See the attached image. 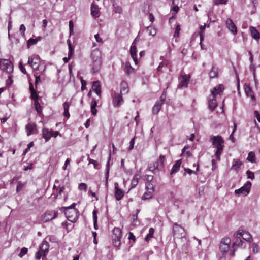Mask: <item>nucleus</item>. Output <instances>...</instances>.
<instances>
[{"label":"nucleus","mask_w":260,"mask_h":260,"mask_svg":"<svg viewBox=\"0 0 260 260\" xmlns=\"http://www.w3.org/2000/svg\"><path fill=\"white\" fill-rule=\"evenodd\" d=\"M224 89V86L222 84H219L218 86L213 88L211 91V95L216 96L218 94H221L222 93Z\"/></svg>","instance_id":"nucleus-16"},{"label":"nucleus","mask_w":260,"mask_h":260,"mask_svg":"<svg viewBox=\"0 0 260 260\" xmlns=\"http://www.w3.org/2000/svg\"><path fill=\"white\" fill-rule=\"evenodd\" d=\"M147 31L149 35L154 36L155 35L156 31L155 28L152 26H148L147 28Z\"/></svg>","instance_id":"nucleus-44"},{"label":"nucleus","mask_w":260,"mask_h":260,"mask_svg":"<svg viewBox=\"0 0 260 260\" xmlns=\"http://www.w3.org/2000/svg\"><path fill=\"white\" fill-rule=\"evenodd\" d=\"M58 212L55 211H48L44 213L42 216V220L44 222H48L55 219L57 216Z\"/></svg>","instance_id":"nucleus-6"},{"label":"nucleus","mask_w":260,"mask_h":260,"mask_svg":"<svg viewBox=\"0 0 260 260\" xmlns=\"http://www.w3.org/2000/svg\"><path fill=\"white\" fill-rule=\"evenodd\" d=\"M244 90H245V92L246 95L248 96H250L252 99L254 98V95L252 94V90H251L250 87L249 86V85L245 84Z\"/></svg>","instance_id":"nucleus-32"},{"label":"nucleus","mask_w":260,"mask_h":260,"mask_svg":"<svg viewBox=\"0 0 260 260\" xmlns=\"http://www.w3.org/2000/svg\"><path fill=\"white\" fill-rule=\"evenodd\" d=\"M138 182H139L138 180L133 178V179L131 181V189L135 188L137 185Z\"/></svg>","instance_id":"nucleus-57"},{"label":"nucleus","mask_w":260,"mask_h":260,"mask_svg":"<svg viewBox=\"0 0 260 260\" xmlns=\"http://www.w3.org/2000/svg\"><path fill=\"white\" fill-rule=\"evenodd\" d=\"M231 242V240L229 237H224L221 239L219 245V249L221 253L224 254L229 251Z\"/></svg>","instance_id":"nucleus-4"},{"label":"nucleus","mask_w":260,"mask_h":260,"mask_svg":"<svg viewBox=\"0 0 260 260\" xmlns=\"http://www.w3.org/2000/svg\"><path fill=\"white\" fill-rule=\"evenodd\" d=\"M121 237L112 236L113 243L115 247H118L120 245V239Z\"/></svg>","instance_id":"nucleus-36"},{"label":"nucleus","mask_w":260,"mask_h":260,"mask_svg":"<svg viewBox=\"0 0 260 260\" xmlns=\"http://www.w3.org/2000/svg\"><path fill=\"white\" fill-rule=\"evenodd\" d=\"M111 159V154H109V160L107 163L106 169V173H105V178H106V182L105 185L106 186H108V180L109 178V161Z\"/></svg>","instance_id":"nucleus-29"},{"label":"nucleus","mask_w":260,"mask_h":260,"mask_svg":"<svg viewBox=\"0 0 260 260\" xmlns=\"http://www.w3.org/2000/svg\"><path fill=\"white\" fill-rule=\"evenodd\" d=\"M100 69V66H93L91 69V72L95 73L98 72Z\"/></svg>","instance_id":"nucleus-63"},{"label":"nucleus","mask_w":260,"mask_h":260,"mask_svg":"<svg viewBox=\"0 0 260 260\" xmlns=\"http://www.w3.org/2000/svg\"><path fill=\"white\" fill-rule=\"evenodd\" d=\"M69 107H70V104L68 102H65L63 103V109H64L63 115L67 119H68L70 117V113H69Z\"/></svg>","instance_id":"nucleus-28"},{"label":"nucleus","mask_w":260,"mask_h":260,"mask_svg":"<svg viewBox=\"0 0 260 260\" xmlns=\"http://www.w3.org/2000/svg\"><path fill=\"white\" fill-rule=\"evenodd\" d=\"M173 232L174 235L180 234L181 236L182 237L183 236L184 230L182 226L176 223L173 225Z\"/></svg>","instance_id":"nucleus-15"},{"label":"nucleus","mask_w":260,"mask_h":260,"mask_svg":"<svg viewBox=\"0 0 260 260\" xmlns=\"http://www.w3.org/2000/svg\"><path fill=\"white\" fill-rule=\"evenodd\" d=\"M236 240L232 244V248L237 249L238 247L245 248L246 247V244L244 242L241 238H235Z\"/></svg>","instance_id":"nucleus-14"},{"label":"nucleus","mask_w":260,"mask_h":260,"mask_svg":"<svg viewBox=\"0 0 260 260\" xmlns=\"http://www.w3.org/2000/svg\"><path fill=\"white\" fill-rule=\"evenodd\" d=\"M28 251V249L26 247H23L21 249V251L20 253L19 254V256L20 257H22L24 255H25Z\"/></svg>","instance_id":"nucleus-47"},{"label":"nucleus","mask_w":260,"mask_h":260,"mask_svg":"<svg viewBox=\"0 0 260 260\" xmlns=\"http://www.w3.org/2000/svg\"><path fill=\"white\" fill-rule=\"evenodd\" d=\"M154 233V229L153 228H150L149 230V233L145 237L146 241H148L150 238L153 237Z\"/></svg>","instance_id":"nucleus-43"},{"label":"nucleus","mask_w":260,"mask_h":260,"mask_svg":"<svg viewBox=\"0 0 260 260\" xmlns=\"http://www.w3.org/2000/svg\"><path fill=\"white\" fill-rule=\"evenodd\" d=\"M135 137H134V138H133L130 142H129V146L128 148V150H132L133 148H134V144H135Z\"/></svg>","instance_id":"nucleus-55"},{"label":"nucleus","mask_w":260,"mask_h":260,"mask_svg":"<svg viewBox=\"0 0 260 260\" xmlns=\"http://www.w3.org/2000/svg\"><path fill=\"white\" fill-rule=\"evenodd\" d=\"M184 171L188 173L189 174H191L192 173H194L195 174H197V172L199 171V166H198L196 170L195 171H192V170L189 169V168H185Z\"/></svg>","instance_id":"nucleus-50"},{"label":"nucleus","mask_w":260,"mask_h":260,"mask_svg":"<svg viewBox=\"0 0 260 260\" xmlns=\"http://www.w3.org/2000/svg\"><path fill=\"white\" fill-rule=\"evenodd\" d=\"M153 179V176L152 175H147L145 176L146 182H152Z\"/></svg>","instance_id":"nucleus-61"},{"label":"nucleus","mask_w":260,"mask_h":260,"mask_svg":"<svg viewBox=\"0 0 260 260\" xmlns=\"http://www.w3.org/2000/svg\"><path fill=\"white\" fill-rule=\"evenodd\" d=\"M91 13L92 15L95 18H97L99 16L98 10L96 9V8H93L92 6L91 8Z\"/></svg>","instance_id":"nucleus-45"},{"label":"nucleus","mask_w":260,"mask_h":260,"mask_svg":"<svg viewBox=\"0 0 260 260\" xmlns=\"http://www.w3.org/2000/svg\"><path fill=\"white\" fill-rule=\"evenodd\" d=\"M113 6H114V10H113V11L115 13L120 14L122 12V8L120 7H119V6H115L114 4H113Z\"/></svg>","instance_id":"nucleus-51"},{"label":"nucleus","mask_w":260,"mask_h":260,"mask_svg":"<svg viewBox=\"0 0 260 260\" xmlns=\"http://www.w3.org/2000/svg\"><path fill=\"white\" fill-rule=\"evenodd\" d=\"M129 92L128 87L127 83L123 81L120 83V93L125 94L128 93Z\"/></svg>","instance_id":"nucleus-18"},{"label":"nucleus","mask_w":260,"mask_h":260,"mask_svg":"<svg viewBox=\"0 0 260 260\" xmlns=\"http://www.w3.org/2000/svg\"><path fill=\"white\" fill-rule=\"evenodd\" d=\"M68 45H69V54H68V57H64L63 58V60L64 62L65 63H67V62L68 61L70 56L72 55L73 51V49L72 48V46H71V43H70V41L69 40H68Z\"/></svg>","instance_id":"nucleus-31"},{"label":"nucleus","mask_w":260,"mask_h":260,"mask_svg":"<svg viewBox=\"0 0 260 260\" xmlns=\"http://www.w3.org/2000/svg\"><path fill=\"white\" fill-rule=\"evenodd\" d=\"M179 84L178 85V87L186 88L187 87L190 80V75L187 74H182L179 78Z\"/></svg>","instance_id":"nucleus-7"},{"label":"nucleus","mask_w":260,"mask_h":260,"mask_svg":"<svg viewBox=\"0 0 260 260\" xmlns=\"http://www.w3.org/2000/svg\"><path fill=\"white\" fill-rule=\"evenodd\" d=\"M247 161L251 162L252 163H254L255 162V153L253 151L250 152L247 157Z\"/></svg>","instance_id":"nucleus-34"},{"label":"nucleus","mask_w":260,"mask_h":260,"mask_svg":"<svg viewBox=\"0 0 260 260\" xmlns=\"http://www.w3.org/2000/svg\"><path fill=\"white\" fill-rule=\"evenodd\" d=\"M251 185V182L247 181L242 187L235 190V194L236 195L246 196L250 192Z\"/></svg>","instance_id":"nucleus-3"},{"label":"nucleus","mask_w":260,"mask_h":260,"mask_svg":"<svg viewBox=\"0 0 260 260\" xmlns=\"http://www.w3.org/2000/svg\"><path fill=\"white\" fill-rule=\"evenodd\" d=\"M218 74V69L216 66H212L211 71L209 73L210 78L217 77Z\"/></svg>","instance_id":"nucleus-22"},{"label":"nucleus","mask_w":260,"mask_h":260,"mask_svg":"<svg viewBox=\"0 0 260 260\" xmlns=\"http://www.w3.org/2000/svg\"><path fill=\"white\" fill-rule=\"evenodd\" d=\"M24 185V183H22L21 181H19L17 183V187H16V191L19 192L23 187Z\"/></svg>","instance_id":"nucleus-52"},{"label":"nucleus","mask_w":260,"mask_h":260,"mask_svg":"<svg viewBox=\"0 0 260 260\" xmlns=\"http://www.w3.org/2000/svg\"><path fill=\"white\" fill-rule=\"evenodd\" d=\"M210 141L212 145L217 149L215 153L216 158L217 160H220V156L223 150L224 140L221 136L218 135L211 137Z\"/></svg>","instance_id":"nucleus-1"},{"label":"nucleus","mask_w":260,"mask_h":260,"mask_svg":"<svg viewBox=\"0 0 260 260\" xmlns=\"http://www.w3.org/2000/svg\"><path fill=\"white\" fill-rule=\"evenodd\" d=\"M76 203H73L71 206L64 207V214L68 220L75 222L77 219V209H75Z\"/></svg>","instance_id":"nucleus-2"},{"label":"nucleus","mask_w":260,"mask_h":260,"mask_svg":"<svg viewBox=\"0 0 260 260\" xmlns=\"http://www.w3.org/2000/svg\"><path fill=\"white\" fill-rule=\"evenodd\" d=\"M246 174L247 175V178L249 179H251L253 180L254 178V173L250 170H247L246 171Z\"/></svg>","instance_id":"nucleus-53"},{"label":"nucleus","mask_w":260,"mask_h":260,"mask_svg":"<svg viewBox=\"0 0 260 260\" xmlns=\"http://www.w3.org/2000/svg\"><path fill=\"white\" fill-rule=\"evenodd\" d=\"M234 236L235 238H241L250 243L252 242L253 240L251 234L249 232L243 230H239L234 234Z\"/></svg>","instance_id":"nucleus-5"},{"label":"nucleus","mask_w":260,"mask_h":260,"mask_svg":"<svg viewBox=\"0 0 260 260\" xmlns=\"http://www.w3.org/2000/svg\"><path fill=\"white\" fill-rule=\"evenodd\" d=\"M49 248V243L44 240L42 242L40 246V250L43 252V258L42 259H44V257H46V255L47 254L48 252V249Z\"/></svg>","instance_id":"nucleus-10"},{"label":"nucleus","mask_w":260,"mask_h":260,"mask_svg":"<svg viewBox=\"0 0 260 260\" xmlns=\"http://www.w3.org/2000/svg\"><path fill=\"white\" fill-rule=\"evenodd\" d=\"M36 124L34 123H28L26 125L25 128L27 131V135L30 136L31 135L32 131L35 128Z\"/></svg>","instance_id":"nucleus-26"},{"label":"nucleus","mask_w":260,"mask_h":260,"mask_svg":"<svg viewBox=\"0 0 260 260\" xmlns=\"http://www.w3.org/2000/svg\"><path fill=\"white\" fill-rule=\"evenodd\" d=\"M146 190L148 191L153 192L154 191V186L152 182H146Z\"/></svg>","instance_id":"nucleus-38"},{"label":"nucleus","mask_w":260,"mask_h":260,"mask_svg":"<svg viewBox=\"0 0 260 260\" xmlns=\"http://www.w3.org/2000/svg\"><path fill=\"white\" fill-rule=\"evenodd\" d=\"M217 103L215 99V96L210 95L208 100V107L209 109L213 111L217 107Z\"/></svg>","instance_id":"nucleus-13"},{"label":"nucleus","mask_w":260,"mask_h":260,"mask_svg":"<svg viewBox=\"0 0 260 260\" xmlns=\"http://www.w3.org/2000/svg\"><path fill=\"white\" fill-rule=\"evenodd\" d=\"M165 159V156L164 155H160L159 156V159L157 160V161H159V167L163 168L164 167Z\"/></svg>","instance_id":"nucleus-46"},{"label":"nucleus","mask_w":260,"mask_h":260,"mask_svg":"<svg viewBox=\"0 0 260 260\" xmlns=\"http://www.w3.org/2000/svg\"><path fill=\"white\" fill-rule=\"evenodd\" d=\"M159 167V161H156L153 163L152 165H150L148 166L149 170L154 172L155 170H157Z\"/></svg>","instance_id":"nucleus-35"},{"label":"nucleus","mask_w":260,"mask_h":260,"mask_svg":"<svg viewBox=\"0 0 260 260\" xmlns=\"http://www.w3.org/2000/svg\"><path fill=\"white\" fill-rule=\"evenodd\" d=\"M124 70L128 75L133 74L135 72V70L132 66H125Z\"/></svg>","instance_id":"nucleus-40"},{"label":"nucleus","mask_w":260,"mask_h":260,"mask_svg":"<svg viewBox=\"0 0 260 260\" xmlns=\"http://www.w3.org/2000/svg\"><path fill=\"white\" fill-rule=\"evenodd\" d=\"M226 24L229 30L234 35L237 33V29L236 25L231 19H228Z\"/></svg>","instance_id":"nucleus-12"},{"label":"nucleus","mask_w":260,"mask_h":260,"mask_svg":"<svg viewBox=\"0 0 260 260\" xmlns=\"http://www.w3.org/2000/svg\"><path fill=\"white\" fill-rule=\"evenodd\" d=\"M166 94L165 93V92L164 91V92L162 93V94H161V95L160 96V98H159V100H157V101L158 102H161V103L162 104H164V102L166 99Z\"/></svg>","instance_id":"nucleus-60"},{"label":"nucleus","mask_w":260,"mask_h":260,"mask_svg":"<svg viewBox=\"0 0 260 260\" xmlns=\"http://www.w3.org/2000/svg\"><path fill=\"white\" fill-rule=\"evenodd\" d=\"M163 104L161 103V102L156 101L155 105L152 108V113L154 114H157L160 111L161 107Z\"/></svg>","instance_id":"nucleus-24"},{"label":"nucleus","mask_w":260,"mask_h":260,"mask_svg":"<svg viewBox=\"0 0 260 260\" xmlns=\"http://www.w3.org/2000/svg\"><path fill=\"white\" fill-rule=\"evenodd\" d=\"M250 29L251 31V36L253 39L255 40H258L260 38V35L257 30H256L254 27L252 26L250 27Z\"/></svg>","instance_id":"nucleus-25"},{"label":"nucleus","mask_w":260,"mask_h":260,"mask_svg":"<svg viewBox=\"0 0 260 260\" xmlns=\"http://www.w3.org/2000/svg\"><path fill=\"white\" fill-rule=\"evenodd\" d=\"M91 57L93 62L100 63L101 58V51L98 49L93 50L91 52Z\"/></svg>","instance_id":"nucleus-11"},{"label":"nucleus","mask_w":260,"mask_h":260,"mask_svg":"<svg viewBox=\"0 0 260 260\" xmlns=\"http://www.w3.org/2000/svg\"><path fill=\"white\" fill-rule=\"evenodd\" d=\"M69 26L70 34L71 35L73 32V28H74V24L72 20H70L69 21Z\"/></svg>","instance_id":"nucleus-58"},{"label":"nucleus","mask_w":260,"mask_h":260,"mask_svg":"<svg viewBox=\"0 0 260 260\" xmlns=\"http://www.w3.org/2000/svg\"><path fill=\"white\" fill-rule=\"evenodd\" d=\"M254 114L255 117L256 118L257 120H258V121L259 122H260V114H259V113L257 111L255 110L254 112Z\"/></svg>","instance_id":"nucleus-64"},{"label":"nucleus","mask_w":260,"mask_h":260,"mask_svg":"<svg viewBox=\"0 0 260 260\" xmlns=\"http://www.w3.org/2000/svg\"><path fill=\"white\" fill-rule=\"evenodd\" d=\"M227 0H213L214 5H218L220 4H226Z\"/></svg>","instance_id":"nucleus-56"},{"label":"nucleus","mask_w":260,"mask_h":260,"mask_svg":"<svg viewBox=\"0 0 260 260\" xmlns=\"http://www.w3.org/2000/svg\"><path fill=\"white\" fill-rule=\"evenodd\" d=\"M0 65H13V63L10 59H0Z\"/></svg>","instance_id":"nucleus-41"},{"label":"nucleus","mask_w":260,"mask_h":260,"mask_svg":"<svg viewBox=\"0 0 260 260\" xmlns=\"http://www.w3.org/2000/svg\"><path fill=\"white\" fill-rule=\"evenodd\" d=\"M243 164L242 162L238 159H234L231 169L237 171L238 168Z\"/></svg>","instance_id":"nucleus-27"},{"label":"nucleus","mask_w":260,"mask_h":260,"mask_svg":"<svg viewBox=\"0 0 260 260\" xmlns=\"http://www.w3.org/2000/svg\"><path fill=\"white\" fill-rule=\"evenodd\" d=\"M97 105V102L95 99H92L91 104V111L92 114L95 116L97 113V110L96 109V107Z\"/></svg>","instance_id":"nucleus-30"},{"label":"nucleus","mask_w":260,"mask_h":260,"mask_svg":"<svg viewBox=\"0 0 260 260\" xmlns=\"http://www.w3.org/2000/svg\"><path fill=\"white\" fill-rule=\"evenodd\" d=\"M136 52L137 50L135 45L132 44V46L130 48V53L132 57L133 58V60L135 61V64L138 63V61L136 57Z\"/></svg>","instance_id":"nucleus-21"},{"label":"nucleus","mask_w":260,"mask_h":260,"mask_svg":"<svg viewBox=\"0 0 260 260\" xmlns=\"http://www.w3.org/2000/svg\"><path fill=\"white\" fill-rule=\"evenodd\" d=\"M181 164V159H179L176 161L172 167L170 174H173L177 172L180 168Z\"/></svg>","instance_id":"nucleus-23"},{"label":"nucleus","mask_w":260,"mask_h":260,"mask_svg":"<svg viewBox=\"0 0 260 260\" xmlns=\"http://www.w3.org/2000/svg\"><path fill=\"white\" fill-rule=\"evenodd\" d=\"M113 236L121 237L122 232L121 229L119 228H114L113 230Z\"/></svg>","instance_id":"nucleus-37"},{"label":"nucleus","mask_w":260,"mask_h":260,"mask_svg":"<svg viewBox=\"0 0 260 260\" xmlns=\"http://www.w3.org/2000/svg\"><path fill=\"white\" fill-rule=\"evenodd\" d=\"M43 137L45 139L46 142L49 141L51 137V130L48 128H44L42 130Z\"/></svg>","instance_id":"nucleus-20"},{"label":"nucleus","mask_w":260,"mask_h":260,"mask_svg":"<svg viewBox=\"0 0 260 260\" xmlns=\"http://www.w3.org/2000/svg\"><path fill=\"white\" fill-rule=\"evenodd\" d=\"M97 212L98 211L96 210H94L92 212L94 228L95 230L98 229Z\"/></svg>","instance_id":"nucleus-33"},{"label":"nucleus","mask_w":260,"mask_h":260,"mask_svg":"<svg viewBox=\"0 0 260 260\" xmlns=\"http://www.w3.org/2000/svg\"><path fill=\"white\" fill-rule=\"evenodd\" d=\"M34 105L35 107V109L38 113L41 114L42 112V108L41 107V105L38 101V100L36 99L34 101Z\"/></svg>","instance_id":"nucleus-39"},{"label":"nucleus","mask_w":260,"mask_h":260,"mask_svg":"<svg viewBox=\"0 0 260 260\" xmlns=\"http://www.w3.org/2000/svg\"><path fill=\"white\" fill-rule=\"evenodd\" d=\"M93 90L96 93V94L100 96L101 95V85L100 82L99 81H94L92 84Z\"/></svg>","instance_id":"nucleus-19"},{"label":"nucleus","mask_w":260,"mask_h":260,"mask_svg":"<svg viewBox=\"0 0 260 260\" xmlns=\"http://www.w3.org/2000/svg\"><path fill=\"white\" fill-rule=\"evenodd\" d=\"M152 192H150V191H147V192H145L144 193V194L143 195V196L142 197V199L143 200H145L150 199L152 198Z\"/></svg>","instance_id":"nucleus-42"},{"label":"nucleus","mask_w":260,"mask_h":260,"mask_svg":"<svg viewBox=\"0 0 260 260\" xmlns=\"http://www.w3.org/2000/svg\"><path fill=\"white\" fill-rule=\"evenodd\" d=\"M2 70L6 71L8 73H11L13 71V66H4V68Z\"/></svg>","instance_id":"nucleus-49"},{"label":"nucleus","mask_w":260,"mask_h":260,"mask_svg":"<svg viewBox=\"0 0 260 260\" xmlns=\"http://www.w3.org/2000/svg\"><path fill=\"white\" fill-rule=\"evenodd\" d=\"M28 63L29 65H39L40 62V59L38 55H34L28 58Z\"/></svg>","instance_id":"nucleus-17"},{"label":"nucleus","mask_w":260,"mask_h":260,"mask_svg":"<svg viewBox=\"0 0 260 260\" xmlns=\"http://www.w3.org/2000/svg\"><path fill=\"white\" fill-rule=\"evenodd\" d=\"M78 188L79 190H84L85 191L87 190V185L84 183H81L79 184Z\"/></svg>","instance_id":"nucleus-54"},{"label":"nucleus","mask_w":260,"mask_h":260,"mask_svg":"<svg viewBox=\"0 0 260 260\" xmlns=\"http://www.w3.org/2000/svg\"><path fill=\"white\" fill-rule=\"evenodd\" d=\"M123 99L122 94L115 93L113 95V106L115 107H119L123 103Z\"/></svg>","instance_id":"nucleus-8"},{"label":"nucleus","mask_w":260,"mask_h":260,"mask_svg":"<svg viewBox=\"0 0 260 260\" xmlns=\"http://www.w3.org/2000/svg\"><path fill=\"white\" fill-rule=\"evenodd\" d=\"M37 40H36V39L30 38L28 40L27 45L28 47H29V46L35 45L36 44H37Z\"/></svg>","instance_id":"nucleus-48"},{"label":"nucleus","mask_w":260,"mask_h":260,"mask_svg":"<svg viewBox=\"0 0 260 260\" xmlns=\"http://www.w3.org/2000/svg\"><path fill=\"white\" fill-rule=\"evenodd\" d=\"M42 256H43V252L39 250L36 253L35 257L37 259H39Z\"/></svg>","instance_id":"nucleus-62"},{"label":"nucleus","mask_w":260,"mask_h":260,"mask_svg":"<svg viewBox=\"0 0 260 260\" xmlns=\"http://www.w3.org/2000/svg\"><path fill=\"white\" fill-rule=\"evenodd\" d=\"M114 189L115 197L116 200L120 201L123 198L124 194V192L122 189L119 188L118 183L117 182L114 183Z\"/></svg>","instance_id":"nucleus-9"},{"label":"nucleus","mask_w":260,"mask_h":260,"mask_svg":"<svg viewBox=\"0 0 260 260\" xmlns=\"http://www.w3.org/2000/svg\"><path fill=\"white\" fill-rule=\"evenodd\" d=\"M25 26L24 24H21L20 26L19 30L21 32V34L22 36H25Z\"/></svg>","instance_id":"nucleus-59"}]
</instances>
